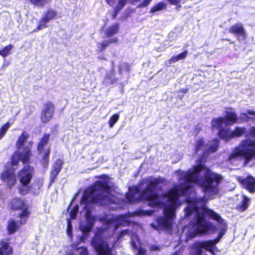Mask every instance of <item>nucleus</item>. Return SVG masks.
<instances>
[{"instance_id": "nucleus-1", "label": "nucleus", "mask_w": 255, "mask_h": 255, "mask_svg": "<svg viewBox=\"0 0 255 255\" xmlns=\"http://www.w3.org/2000/svg\"><path fill=\"white\" fill-rule=\"evenodd\" d=\"M178 175L179 185L161 196H158L155 191L161 187L160 185L165 182V179L162 177L145 178L138 187L129 188L126 200L129 203L138 200H146L151 207H163L164 217L158 218L156 223L151 225L157 230H162L171 228L175 217L176 208L180 204L179 198L182 197L183 200L188 204L185 210V216L193 218L189 226L184 229V232H186V242L194 238L197 234L209 231L211 225L206 219V216L218 222L216 230H218L219 239L221 238L226 232V224L219 214L205 207L204 198H196L193 185L201 187L206 196L213 199L219 193L218 185L222 176L201 164L194 166L188 172L179 171ZM219 240L195 242L191 248V255H201L203 249L213 254V248Z\"/></svg>"}, {"instance_id": "nucleus-2", "label": "nucleus", "mask_w": 255, "mask_h": 255, "mask_svg": "<svg viewBox=\"0 0 255 255\" xmlns=\"http://www.w3.org/2000/svg\"><path fill=\"white\" fill-rule=\"evenodd\" d=\"M106 220V224L96 233L91 243L98 255H113L111 253V249L116 242L112 237L114 231L119 226L128 225L130 222L129 216L127 215L118 217L112 215Z\"/></svg>"}, {"instance_id": "nucleus-3", "label": "nucleus", "mask_w": 255, "mask_h": 255, "mask_svg": "<svg viewBox=\"0 0 255 255\" xmlns=\"http://www.w3.org/2000/svg\"><path fill=\"white\" fill-rule=\"evenodd\" d=\"M110 191L106 181L96 182L93 187L86 190L81 204L84 206V208H88V204L90 203L101 205L115 203L114 197L110 193Z\"/></svg>"}, {"instance_id": "nucleus-4", "label": "nucleus", "mask_w": 255, "mask_h": 255, "mask_svg": "<svg viewBox=\"0 0 255 255\" xmlns=\"http://www.w3.org/2000/svg\"><path fill=\"white\" fill-rule=\"evenodd\" d=\"M225 117L213 119L211 126L213 130H217L222 138H227L230 134L228 126L237 123L238 116L232 108H226L225 111Z\"/></svg>"}, {"instance_id": "nucleus-5", "label": "nucleus", "mask_w": 255, "mask_h": 255, "mask_svg": "<svg viewBox=\"0 0 255 255\" xmlns=\"http://www.w3.org/2000/svg\"><path fill=\"white\" fill-rule=\"evenodd\" d=\"M255 156V140L245 139L231 152L229 157V161L238 164L241 159L249 161Z\"/></svg>"}, {"instance_id": "nucleus-6", "label": "nucleus", "mask_w": 255, "mask_h": 255, "mask_svg": "<svg viewBox=\"0 0 255 255\" xmlns=\"http://www.w3.org/2000/svg\"><path fill=\"white\" fill-rule=\"evenodd\" d=\"M219 141L214 139L212 141H207L203 138L198 139L196 143L195 152L196 154L203 155L204 157L218 150Z\"/></svg>"}, {"instance_id": "nucleus-7", "label": "nucleus", "mask_w": 255, "mask_h": 255, "mask_svg": "<svg viewBox=\"0 0 255 255\" xmlns=\"http://www.w3.org/2000/svg\"><path fill=\"white\" fill-rule=\"evenodd\" d=\"M29 138L28 133L26 131H24L19 136L16 143L17 149L23 152L22 158L23 160L30 157L31 155V148L33 144V142L29 141Z\"/></svg>"}, {"instance_id": "nucleus-8", "label": "nucleus", "mask_w": 255, "mask_h": 255, "mask_svg": "<svg viewBox=\"0 0 255 255\" xmlns=\"http://www.w3.org/2000/svg\"><path fill=\"white\" fill-rule=\"evenodd\" d=\"M11 208L13 210H20L18 217L20 219V223L25 224L30 214V212L24 201L19 198L14 199L11 202Z\"/></svg>"}, {"instance_id": "nucleus-9", "label": "nucleus", "mask_w": 255, "mask_h": 255, "mask_svg": "<svg viewBox=\"0 0 255 255\" xmlns=\"http://www.w3.org/2000/svg\"><path fill=\"white\" fill-rule=\"evenodd\" d=\"M49 138V134H44L38 145V150L42 154V162L44 166L48 162V155L50 152V148L47 146Z\"/></svg>"}, {"instance_id": "nucleus-10", "label": "nucleus", "mask_w": 255, "mask_h": 255, "mask_svg": "<svg viewBox=\"0 0 255 255\" xmlns=\"http://www.w3.org/2000/svg\"><path fill=\"white\" fill-rule=\"evenodd\" d=\"M14 168H7L3 171L1 175V180L9 188L12 187L16 183V179L14 174Z\"/></svg>"}, {"instance_id": "nucleus-11", "label": "nucleus", "mask_w": 255, "mask_h": 255, "mask_svg": "<svg viewBox=\"0 0 255 255\" xmlns=\"http://www.w3.org/2000/svg\"><path fill=\"white\" fill-rule=\"evenodd\" d=\"M33 172V169L29 165L24 166L23 169L18 174V178L20 183L24 186L29 184Z\"/></svg>"}, {"instance_id": "nucleus-12", "label": "nucleus", "mask_w": 255, "mask_h": 255, "mask_svg": "<svg viewBox=\"0 0 255 255\" xmlns=\"http://www.w3.org/2000/svg\"><path fill=\"white\" fill-rule=\"evenodd\" d=\"M95 218L93 216L89 211L86 213V222H82L80 225V229L85 234L90 232L95 222Z\"/></svg>"}, {"instance_id": "nucleus-13", "label": "nucleus", "mask_w": 255, "mask_h": 255, "mask_svg": "<svg viewBox=\"0 0 255 255\" xmlns=\"http://www.w3.org/2000/svg\"><path fill=\"white\" fill-rule=\"evenodd\" d=\"M54 110V107L52 103H47L44 105L41 116L43 123H47L51 119Z\"/></svg>"}, {"instance_id": "nucleus-14", "label": "nucleus", "mask_w": 255, "mask_h": 255, "mask_svg": "<svg viewBox=\"0 0 255 255\" xmlns=\"http://www.w3.org/2000/svg\"><path fill=\"white\" fill-rule=\"evenodd\" d=\"M106 2L114 8V13L112 15L113 18H115L118 13L123 8L127 3L128 0H118L116 5V2L117 0H105Z\"/></svg>"}, {"instance_id": "nucleus-15", "label": "nucleus", "mask_w": 255, "mask_h": 255, "mask_svg": "<svg viewBox=\"0 0 255 255\" xmlns=\"http://www.w3.org/2000/svg\"><path fill=\"white\" fill-rule=\"evenodd\" d=\"M230 134L228 135V137L227 138H224L225 140H228L229 138H231V136H241L243 133H246V136H252V137H255V128L252 127L249 132H247L246 131V129L244 128H239L237 127L235 129V130L231 132L229 130Z\"/></svg>"}, {"instance_id": "nucleus-16", "label": "nucleus", "mask_w": 255, "mask_h": 255, "mask_svg": "<svg viewBox=\"0 0 255 255\" xmlns=\"http://www.w3.org/2000/svg\"><path fill=\"white\" fill-rule=\"evenodd\" d=\"M239 181L243 187L247 189L250 193L255 192V178L252 176H248L245 179L239 178Z\"/></svg>"}, {"instance_id": "nucleus-17", "label": "nucleus", "mask_w": 255, "mask_h": 255, "mask_svg": "<svg viewBox=\"0 0 255 255\" xmlns=\"http://www.w3.org/2000/svg\"><path fill=\"white\" fill-rule=\"evenodd\" d=\"M229 32L234 34L239 38H242L243 39L246 38L245 30L241 23H238L231 26L229 29Z\"/></svg>"}, {"instance_id": "nucleus-18", "label": "nucleus", "mask_w": 255, "mask_h": 255, "mask_svg": "<svg viewBox=\"0 0 255 255\" xmlns=\"http://www.w3.org/2000/svg\"><path fill=\"white\" fill-rule=\"evenodd\" d=\"M22 155L23 152L19 150V151L15 152L11 158V165L12 166L17 165L18 164L19 160H21L24 164L26 163L30 157H28L25 160H23Z\"/></svg>"}, {"instance_id": "nucleus-19", "label": "nucleus", "mask_w": 255, "mask_h": 255, "mask_svg": "<svg viewBox=\"0 0 255 255\" xmlns=\"http://www.w3.org/2000/svg\"><path fill=\"white\" fill-rule=\"evenodd\" d=\"M132 246L134 248L136 249L140 255H144L146 250L141 247L138 239L136 234L131 235Z\"/></svg>"}, {"instance_id": "nucleus-20", "label": "nucleus", "mask_w": 255, "mask_h": 255, "mask_svg": "<svg viewBox=\"0 0 255 255\" xmlns=\"http://www.w3.org/2000/svg\"><path fill=\"white\" fill-rule=\"evenodd\" d=\"M22 225L20 223V220L16 221L13 220H10L8 222V231L9 233L12 234L18 230L20 226Z\"/></svg>"}, {"instance_id": "nucleus-21", "label": "nucleus", "mask_w": 255, "mask_h": 255, "mask_svg": "<svg viewBox=\"0 0 255 255\" xmlns=\"http://www.w3.org/2000/svg\"><path fill=\"white\" fill-rule=\"evenodd\" d=\"M12 253L11 247L8 245L7 242L2 241L1 243V247L0 248V255H11Z\"/></svg>"}, {"instance_id": "nucleus-22", "label": "nucleus", "mask_w": 255, "mask_h": 255, "mask_svg": "<svg viewBox=\"0 0 255 255\" xmlns=\"http://www.w3.org/2000/svg\"><path fill=\"white\" fill-rule=\"evenodd\" d=\"M62 161L60 160H57L54 165L52 170L51 172V178H55V176L58 174V173L60 171L62 165Z\"/></svg>"}, {"instance_id": "nucleus-23", "label": "nucleus", "mask_w": 255, "mask_h": 255, "mask_svg": "<svg viewBox=\"0 0 255 255\" xmlns=\"http://www.w3.org/2000/svg\"><path fill=\"white\" fill-rule=\"evenodd\" d=\"M250 199L245 196H243V200L237 206V209L240 211H245L250 205Z\"/></svg>"}, {"instance_id": "nucleus-24", "label": "nucleus", "mask_w": 255, "mask_h": 255, "mask_svg": "<svg viewBox=\"0 0 255 255\" xmlns=\"http://www.w3.org/2000/svg\"><path fill=\"white\" fill-rule=\"evenodd\" d=\"M188 55V51H184L183 52L176 55L172 56L168 61L169 64H172L178 61L179 60L184 59Z\"/></svg>"}, {"instance_id": "nucleus-25", "label": "nucleus", "mask_w": 255, "mask_h": 255, "mask_svg": "<svg viewBox=\"0 0 255 255\" xmlns=\"http://www.w3.org/2000/svg\"><path fill=\"white\" fill-rule=\"evenodd\" d=\"M118 42L117 38H113L109 40H106L98 44V48L99 51H102L105 49L110 43H116Z\"/></svg>"}, {"instance_id": "nucleus-26", "label": "nucleus", "mask_w": 255, "mask_h": 255, "mask_svg": "<svg viewBox=\"0 0 255 255\" xmlns=\"http://www.w3.org/2000/svg\"><path fill=\"white\" fill-rule=\"evenodd\" d=\"M119 29V25L115 24L109 27L106 31V34L108 37H110L117 34Z\"/></svg>"}, {"instance_id": "nucleus-27", "label": "nucleus", "mask_w": 255, "mask_h": 255, "mask_svg": "<svg viewBox=\"0 0 255 255\" xmlns=\"http://www.w3.org/2000/svg\"><path fill=\"white\" fill-rule=\"evenodd\" d=\"M166 6V3L164 2H160L156 4L153 6L150 10V13H153L155 12L159 11L164 9Z\"/></svg>"}, {"instance_id": "nucleus-28", "label": "nucleus", "mask_w": 255, "mask_h": 255, "mask_svg": "<svg viewBox=\"0 0 255 255\" xmlns=\"http://www.w3.org/2000/svg\"><path fill=\"white\" fill-rule=\"evenodd\" d=\"M56 15L57 12L55 10L49 9L47 10V12L44 14L43 17L45 18L48 22H49L51 20L54 19Z\"/></svg>"}, {"instance_id": "nucleus-29", "label": "nucleus", "mask_w": 255, "mask_h": 255, "mask_svg": "<svg viewBox=\"0 0 255 255\" xmlns=\"http://www.w3.org/2000/svg\"><path fill=\"white\" fill-rule=\"evenodd\" d=\"M115 73L112 70L110 72L108 73L106 75V78L105 80L104 83L106 85L112 84L116 81L114 78Z\"/></svg>"}, {"instance_id": "nucleus-30", "label": "nucleus", "mask_w": 255, "mask_h": 255, "mask_svg": "<svg viewBox=\"0 0 255 255\" xmlns=\"http://www.w3.org/2000/svg\"><path fill=\"white\" fill-rule=\"evenodd\" d=\"M33 5L36 6L42 7L46 4H48L50 0H28Z\"/></svg>"}, {"instance_id": "nucleus-31", "label": "nucleus", "mask_w": 255, "mask_h": 255, "mask_svg": "<svg viewBox=\"0 0 255 255\" xmlns=\"http://www.w3.org/2000/svg\"><path fill=\"white\" fill-rule=\"evenodd\" d=\"M13 46L11 44H9L6 46H5L3 48L0 50V55L3 57H5L10 54V51L13 48Z\"/></svg>"}, {"instance_id": "nucleus-32", "label": "nucleus", "mask_w": 255, "mask_h": 255, "mask_svg": "<svg viewBox=\"0 0 255 255\" xmlns=\"http://www.w3.org/2000/svg\"><path fill=\"white\" fill-rule=\"evenodd\" d=\"M130 2L133 4L139 2L137 7H145L149 4L152 0H129Z\"/></svg>"}, {"instance_id": "nucleus-33", "label": "nucleus", "mask_w": 255, "mask_h": 255, "mask_svg": "<svg viewBox=\"0 0 255 255\" xmlns=\"http://www.w3.org/2000/svg\"><path fill=\"white\" fill-rule=\"evenodd\" d=\"M12 123L9 122H7L6 124L3 125L0 128V139H1L5 134L6 131L9 128Z\"/></svg>"}, {"instance_id": "nucleus-34", "label": "nucleus", "mask_w": 255, "mask_h": 255, "mask_svg": "<svg viewBox=\"0 0 255 255\" xmlns=\"http://www.w3.org/2000/svg\"><path fill=\"white\" fill-rule=\"evenodd\" d=\"M48 22L46 20L45 18L43 16L40 19L38 26L36 28V29L34 30V31H37L38 30H40L44 28L47 27L48 26L47 25V23Z\"/></svg>"}, {"instance_id": "nucleus-35", "label": "nucleus", "mask_w": 255, "mask_h": 255, "mask_svg": "<svg viewBox=\"0 0 255 255\" xmlns=\"http://www.w3.org/2000/svg\"><path fill=\"white\" fill-rule=\"evenodd\" d=\"M120 116L119 114H115L112 116L109 121V124L111 128L113 127L114 125L119 119Z\"/></svg>"}, {"instance_id": "nucleus-36", "label": "nucleus", "mask_w": 255, "mask_h": 255, "mask_svg": "<svg viewBox=\"0 0 255 255\" xmlns=\"http://www.w3.org/2000/svg\"><path fill=\"white\" fill-rule=\"evenodd\" d=\"M72 226L69 220H68V226L67 228V234L68 236L71 237L72 234Z\"/></svg>"}, {"instance_id": "nucleus-37", "label": "nucleus", "mask_w": 255, "mask_h": 255, "mask_svg": "<svg viewBox=\"0 0 255 255\" xmlns=\"http://www.w3.org/2000/svg\"><path fill=\"white\" fill-rule=\"evenodd\" d=\"M78 208L77 207H75L74 209L71 211L70 213V218L72 219H74L76 216V214L78 212Z\"/></svg>"}, {"instance_id": "nucleus-38", "label": "nucleus", "mask_w": 255, "mask_h": 255, "mask_svg": "<svg viewBox=\"0 0 255 255\" xmlns=\"http://www.w3.org/2000/svg\"><path fill=\"white\" fill-rule=\"evenodd\" d=\"M78 251L81 255H87V250L85 248H80L78 249Z\"/></svg>"}, {"instance_id": "nucleus-39", "label": "nucleus", "mask_w": 255, "mask_h": 255, "mask_svg": "<svg viewBox=\"0 0 255 255\" xmlns=\"http://www.w3.org/2000/svg\"><path fill=\"white\" fill-rule=\"evenodd\" d=\"M148 214V213L147 211H138L135 212V213H133V215L134 216H142Z\"/></svg>"}, {"instance_id": "nucleus-40", "label": "nucleus", "mask_w": 255, "mask_h": 255, "mask_svg": "<svg viewBox=\"0 0 255 255\" xmlns=\"http://www.w3.org/2000/svg\"><path fill=\"white\" fill-rule=\"evenodd\" d=\"M24 187V189H22L23 188V187H22V188L20 187L19 188V190L20 191V193L22 194H25L26 193H27L28 192V187H27L26 186H24L23 185Z\"/></svg>"}, {"instance_id": "nucleus-41", "label": "nucleus", "mask_w": 255, "mask_h": 255, "mask_svg": "<svg viewBox=\"0 0 255 255\" xmlns=\"http://www.w3.org/2000/svg\"><path fill=\"white\" fill-rule=\"evenodd\" d=\"M130 234V232H129L128 230H125L121 233L120 236L119 237V239H120L121 238L124 237L126 235H129Z\"/></svg>"}, {"instance_id": "nucleus-42", "label": "nucleus", "mask_w": 255, "mask_h": 255, "mask_svg": "<svg viewBox=\"0 0 255 255\" xmlns=\"http://www.w3.org/2000/svg\"><path fill=\"white\" fill-rule=\"evenodd\" d=\"M151 251H157L159 250V247L155 245H151L149 246Z\"/></svg>"}, {"instance_id": "nucleus-43", "label": "nucleus", "mask_w": 255, "mask_h": 255, "mask_svg": "<svg viewBox=\"0 0 255 255\" xmlns=\"http://www.w3.org/2000/svg\"><path fill=\"white\" fill-rule=\"evenodd\" d=\"M247 114L250 115H254L255 116V112L251 111H247Z\"/></svg>"}, {"instance_id": "nucleus-44", "label": "nucleus", "mask_w": 255, "mask_h": 255, "mask_svg": "<svg viewBox=\"0 0 255 255\" xmlns=\"http://www.w3.org/2000/svg\"><path fill=\"white\" fill-rule=\"evenodd\" d=\"M247 117V114H245V113H243V114H241L240 115V117H241V118H242V119H243V118H245V117Z\"/></svg>"}, {"instance_id": "nucleus-45", "label": "nucleus", "mask_w": 255, "mask_h": 255, "mask_svg": "<svg viewBox=\"0 0 255 255\" xmlns=\"http://www.w3.org/2000/svg\"><path fill=\"white\" fill-rule=\"evenodd\" d=\"M7 65H8L4 64V65H3V66H2V67H4V66H7Z\"/></svg>"}, {"instance_id": "nucleus-46", "label": "nucleus", "mask_w": 255, "mask_h": 255, "mask_svg": "<svg viewBox=\"0 0 255 255\" xmlns=\"http://www.w3.org/2000/svg\"><path fill=\"white\" fill-rule=\"evenodd\" d=\"M202 161H200V159L198 161V162L200 163V162H201Z\"/></svg>"}]
</instances>
